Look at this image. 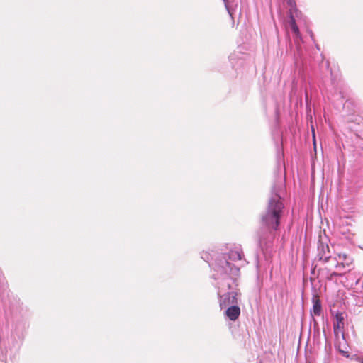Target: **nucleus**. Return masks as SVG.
Returning a JSON list of instances; mask_svg holds the SVG:
<instances>
[{
    "label": "nucleus",
    "mask_w": 363,
    "mask_h": 363,
    "mask_svg": "<svg viewBox=\"0 0 363 363\" xmlns=\"http://www.w3.org/2000/svg\"><path fill=\"white\" fill-rule=\"evenodd\" d=\"M320 247L323 252H319L318 257L323 266L318 270L320 274L328 280H332L335 277L343 276L346 269L350 270L354 258L348 252L336 249L334 257H331L328 245H321Z\"/></svg>",
    "instance_id": "obj_1"
},
{
    "label": "nucleus",
    "mask_w": 363,
    "mask_h": 363,
    "mask_svg": "<svg viewBox=\"0 0 363 363\" xmlns=\"http://www.w3.org/2000/svg\"><path fill=\"white\" fill-rule=\"evenodd\" d=\"M284 208L283 203L278 198L269 200L267 211L262 218V224L269 228L277 230Z\"/></svg>",
    "instance_id": "obj_2"
},
{
    "label": "nucleus",
    "mask_w": 363,
    "mask_h": 363,
    "mask_svg": "<svg viewBox=\"0 0 363 363\" xmlns=\"http://www.w3.org/2000/svg\"><path fill=\"white\" fill-rule=\"evenodd\" d=\"M336 323L333 325L334 332L336 336L338 335L339 333L342 334L343 337V333H342V329L344 325V317L342 313H337L335 315Z\"/></svg>",
    "instance_id": "obj_3"
},
{
    "label": "nucleus",
    "mask_w": 363,
    "mask_h": 363,
    "mask_svg": "<svg viewBox=\"0 0 363 363\" xmlns=\"http://www.w3.org/2000/svg\"><path fill=\"white\" fill-rule=\"evenodd\" d=\"M240 314V307L238 306H232L229 307L226 311L225 315L226 316L233 321L236 320Z\"/></svg>",
    "instance_id": "obj_4"
},
{
    "label": "nucleus",
    "mask_w": 363,
    "mask_h": 363,
    "mask_svg": "<svg viewBox=\"0 0 363 363\" xmlns=\"http://www.w3.org/2000/svg\"><path fill=\"white\" fill-rule=\"evenodd\" d=\"M238 293L229 292L225 295V298L223 300L220 306H226L228 304H235L238 303Z\"/></svg>",
    "instance_id": "obj_5"
},
{
    "label": "nucleus",
    "mask_w": 363,
    "mask_h": 363,
    "mask_svg": "<svg viewBox=\"0 0 363 363\" xmlns=\"http://www.w3.org/2000/svg\"><path fill=\"white\" fill-rule=\"evenodd\" d=\"M312 302L313 304L312 313L314 315H318V316L320 315L321 312H322V307H321L320 300L319 298V296L317 294H315L313 296Z\"/></svg>",
    "instance_id": "obj_6"
},
{
    "label": "nucleus",
    "mask_w": 363,
    "mask_h": 363,
    "mask_svg": "<svg viewBox=\"0 0 363 363\" xmlns=\"http://www.w3.org/2000/svg\"><path fill=\"white\" fill-rule=\"evenodd\" d=\"M290 18H291L290 19V25H291V28L292 32L294 33V35L296 37H300V35H301L300 31L298 28V26L296 23L294 17L292 13H291Z\"/></svg>",
    "instance_id": "obj_7"
},
{
    "label": "nucleus",
    "mask_w": 363,
    "mask_h": 363,
    "mask_svg": "<svg viewBox=\"0 0 363 363\" xmlns=\"http://www.w3.org/2000/svg\"><path fill=\"white\" fill-rule=\"evenodd\" d=\"M242 252L238 250H231L229 252V258L233 261L241 260Z\"/></svg>",
    "instance_id": "obj_8"
},
{
    "label": "nucleus",
    "mask_w": 363,
    "mask_h": 363,
    "mask_svg": "<svg viewBox=\"0 0 363 363\" xmlns=\"http://www.w3.org/2000/svg\"><path fill=\"white\" fill-rule=\"evenodd\" d=\"M348 225L349 224H348V223L346 220L340 219V223H339V230L343 235H346V234L350 233V229H347V230H345L342 228L343 225Z\"/></svg>",
    "instance_id": "obj_9"
},
{
    "label": "nucleus",
    "mask_w": 363,
    "mask_h": 363,
    "mask_svg": "<svg viewBox=\"0 0 363 363\" xmlns=\"http://www.w3.org/2000/svg\"><path fill=\"white\" fill-rule=\"evenodd\" d=\"M339 351L342 353L345 356L348 357V352L343 350V349H338Z\"/></svg>",
    "instance_id": "obj_10"
},
{
    "label": "nucleus",
    "mask_w": 363,
    "mask_h": 363,
    "mask_svg": "<svg viewBox=\"0 0 363 363\" xmlns=\"http://www.w3.org/2000/svg\"><path fill=\"white\" fill-rule=\"evenodd\" d=\"M312 133H313V145H314V147H315V130L313 128L312 129Z\"/></svg>",
    "instance_id": "obj_11"
},
{
    "label": "nucleus",
    "mask_w": 363,
    "mask_h": 363,
    "mask_svg": "<svg viewBox=\"0 0 363 363\" xmlns=\"http://www.w3.org/2000/svg\"><path fill=\"white\" fill-rule=\"evenodd\" d=\"M359 361L361 363H363V357L359 358Z\"/></svg>",
    "instance_id": "obj_12"
}]
</instances>
